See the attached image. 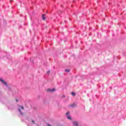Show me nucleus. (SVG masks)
I'll use <instances>...</instances> for the list:
<instances>
[{
    "label": "nucleus",
    "instance_id": "f257e3e1",
    "mask_svg": "<svg viewBox=\"0 0 126 126\" xmlns=\"http://www.w3.org/2000/svg\"><path fill=\"white\" fill-rule=\"evenodd\" d=\"M0 82H2L3 84L5 85V86H7V83H6L3 79L0 78Z\"/></svg>",
    "mask_w": 126,
    "mask_h": 126
},
{
    "label": "nucleus",
    "instance_id": "f03ea898",
    "mask_svg": "<svg viewBox=\"0 0 126 126\" xmlns=\"http://www.w3.org/2000/svg\"><path fill=\"white\" fill-rule=\"evenodd\" d=\"M73 126H78V123L76 121L73 122Z\"/></svg>",
    "mask_w": 126,
    "mask_h": 126
},
{
    "label": "nucleus",
    "instance_id": "7ed1b4c3",
    "mask_svg": "<svg viewBox=\"0 0 126 126\" xmlns=\"http://www.w3.org/2000/svg\"><path fill=\"white\" fill-rule=\"evenodd\" d=\"M70 107H71L72 108H74V107H75V106H76V104H75V103H74L73 104H71Z\"/></svg>",
    "mask_w": 126,
    "mask_h": 126
},
{
    "label": "nucleus",
    "instance_id": "20e7f679",
    "mask_svg": "<svg viewBox=\"0 0 126 126\" xmlns=\"http://www.w3.org/2000/svg\"><path fill=\"white\" fill-rule=\"evenodd\" d=\"M55 89H53L52 90L51 89H49L48 90V91H50V92H53V91H55Z\"/></svg>",
    "mask_w": 126,
    "mask_h": 126
},
{
    "label": "nucleus",
    "instance_id": "39448f33",
    "mask_svg": "<svg viewBox=\"0 0 126 126\" xmlns=\"http://www.w3.org/2000/svg\"><path fill=\"white\" fill-rule=\"evenodd\" d=\"M67 118L68 120H71V117L69 115H67Z\"/></svg>",
    "mask_w": 126,
    "mask_h": 126
},
{
    "label": "nucleus",
    "instance_id": "423d86ee",
    "mask_svg": "<svg viewBox=\"0 0 126 126\" xmlns=\"http://www.w3.org/2000/svg\"><path fill=\"white\" fill-rule=\"evenodd\" d=\"M42 19H43V20H46V17H45V15H42Z\"/></svg>",
    "mask_w": 126,
    "mask_h": 126
},
{
    "label": "nucleus",
    "instance_id": "0eeeda50",
    "mask_svg": "<svg viewBox=\"0 0 126 126\" xmlns=\"http://www.w3.org/2000/svg\"><path fill=\"white\" fill-rule=\"evenodd\" d=\"M65 72H69L70 71V70L69 69H67L65 70Z\"/></svg>",
    "mask_w": 126,
    "mask_h": 126
},
{
    "label": "nucleus",
    "instance_id": "6e6552de",
    "mask_svg": "<svg viewBox=\"0 0 126 126\" xmlns=\"http://www.w3.org/2000/svg\"><path fill=\"white\" fill-rule=\"evenodd\" d=\"M71 94H72V95L73 96H75V93H73V92H72V93H71Z\"/></svg>",
    "mask_w": 126,
    "mask_h": 126
},
{
    "label": "nucleus",
    "instance_id": "1a4fd4ad",
    "mask_svg": "<svg viewBox=\"0 0 126 126\" xmlns=\"http://www.w3.org/2000/svg\"><path fill=\"white\" fill-rule=\"evenodd\" d=\"M68 115H69V111H67L66 113V115L68 116Z\"/></svg>",
    "mask_w": 126,
    "mask_h": 126
},
{
    "label": "nucleus",
    "instance_id": "9d476101",
    "mask_svg": "<svg viewBox=\"0 0 126 126\" xmlns=\"http://www.w3.org/2000/svg\"><path fill=\"white\" fill-rule=\"evenodd\" d=\"M50 72H51V71H47V74H50Z\"/></svg>",
    "mask_w": 126,
    "mask_h": 126
},
{
    "label": "nucleus",
    "instance_id": "9b49d317",
    "mask_svg": "<svg viewBox=\"0 0 126 126\" xmlns=\"http://www.w3.org/2000/svg\"><path fill=\"white\" fill-rule=\"evenodd\" d=\"M19 111L20 113H21V114L22 115V112H21V109H19Z\"/></svg>",
    "mask_w": 126,
    "mask_h": 126
},
{
    "label": "nucleus",
    "instance_id": "f8f14e48",
    "mask_svg": "<svg viewBox=\"0 0 126 126\" xmlns=\"http://www.w3.org/2000/svg\"><path fill=\"white\" fill-rule=\"evenodd\" d=\"M32 124H35V121L33 120H32Z\"/></svg>",
    "mask_w": 126,
    "mask_h": 126
},
{
    "label": "nucleus",
    "instance_id": "ddd939ff",
    "mask_svg": "<svg viewBox=\"0 0 126 126\" xmlns=\"http://www.w3.org/2000/svg\"><path fill=\"white\" fill-rule=\"evenodd\" d=\"M21 109H22V110L24 109V107H23V106L21 107Z\"/></svg>",
    "mask_w": 126,
    "mask_h": 126
},
{
    "label": "nucleus",
    "instance_id": "4468645a",
    "mask_svg": "<svg viewBox=\"0 0 126 126\" xmlns=\"http://www.w3.org/2000/svg\"><path fill=\"white\" fill-rule=\"evenodd\" d=\"M47 126H51L50 124H47Z\"/></svg>",
    "mask_w": 126,
    "mask_h": 126
},
{
    "label": "nucleus",
    "instance_id": "2eb2a0df",
    "mask_svg": "<svg viewBox=\"0 0 126 126\" xmlns=\"http://www.w3.org/2000/svg\"><path fill=\"white\" fill-rule=\"evenodd\" d=\"M16 102H18V100L16 99Z\"/></svg>",
    "mask_w": 126,
    "mask_h": 126
}]
</instances>
